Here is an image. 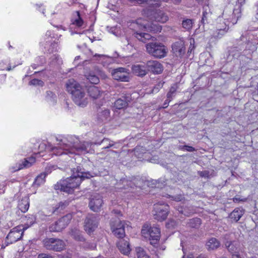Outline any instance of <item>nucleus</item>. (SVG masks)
Here are the masks:
<instances>
[{"label":"nucleus","instance_id":"1","mask_svg":"<svg viewBox=\"0 0 258 258\" xmlns=\"http://www.w3.org/2000/svg\"><path fill=\"white\" fill-rule=\"evenodd\" d=\"M72 172V175L70 177L61 180L55 186H58L61 191L71 193L79 187L82 180L92 176L90 173L83 171L80 167L74 168Z\"/></svg>","mask_w":258,"mask_h":258},{"label":"nucleus","instance_id":"2","mask_svg":"<svg viewBox=\"0 0 258 258\" xmlns=\"http://www.w3.org/2000/svg\"><path fill=\"white\" fill-rule=\"evenodd\" d=\"M67 91L72 94V98L74 103L80 107H86L89 99L85 89L73 79L69 80L66 83Z\"/></svg>","mask_w":258,"mask_h":258},{"label":"nucleus","instance_id":"3","mask_svg":"<svg viewBox=\"0 0 258 258\" xmlns=\"http://www.w3.org/2000/svg\"><path fill=\"white\" fill-rule=\"evenodd\" d=\"M133 26L137 29L134 33L135 37L143 42L150 39L151 36L148 33L140 32V30L158 32H160L162 29L161 26L152 23L151 25H149L147 21L144 20L141 18L138 19L136 22L133 23Z\"/></svg>","mask_w":258,"mask_h":258},{"label":"nucleus","instance_id":"4","mask_svg":"<svg viewBox=\"0 0 258 258\" xmlns=\"http://www.w3.org/2000/svg\"><path fill=\"white\" fill-rule=\"evenodd\" d=\"M93 144L89 142H84L77 148H70L68 145L63 144L52 148V152L55 155H61L63 154H86L93 153L94 152L92 148Z\"/></svg>","mask_w":258,"mask_h":258},{"label":"nucleus","instance_id":"5","mask_svg":"<svg viewBox=\"0 0 258 258\" xmlns=\"http://www.w3.org/2000/svg\"><path fill=\"white\" fill-rule=\"evenodd\" d=\"M142 235L150 241V243L155 246L160 238V230L157 226L151 227L149 224H144L141 230Z\"/></svg>","mask_w":258,"mask_h":258},{"label":"nucleus","instance_id":"6","mask_svg":"<svg viewBox=\"0 0 258 258\" xmlns=\"http://www.w3.org/2000/svg\"><path fill=\"white\" fill-rule=\"evenodd\" d=\"M147 52L156 58H163L166 55L167 48L162 44L158 42L148 43L146 45Z\"/></svg>","mask_w":258,"mask_h":258},{"label":"nucleus","instance_id":"7","mask_svg":"<svg viewBox=\"0 0 258 258\" xmlns=\"http://www.w3.org/2000/svg\"><path fill=\"white\" fill-rule=\"evenodd\" d=\"M33 223V222L31 221L30 225L27 227L19 225L13 228L6 237V242L7 243V245L16 242L20 240L23 235L24 231L26 230L28 227L32 225Z\"/></svg>","mask_w":258,"mask_h":258},{"label":"nucleus","instance_id":"8","mask_svg":"<svg viewBox=\"0 0 258 258\" xmlns=\"http://www.w3.org/2000/svg\"><path fill=\"white\" fill-rule=\"evenodd\" d=\"M169 211V206L167 204L157 203L154 205L153 215L155 219L158 221L165 220Z\"/></svg>","mask_w":258,"mask_h":258},{"label":"nucleus","instance_id":"9","mask_svg":"<svg viewBox=\"0 0 258 258\" xmlns=\"http://www.w3.org/2000/svg\"><path fill=\"white\" fill-rule=\"evenodd\" d=\"M113 78L117 81L128 82L130 80L128 70L124 68H118L110 71Z\"/></svg>","mask_w":258,"mask_h":258},{"label":"nucleus","instance_id":"10","mask_svg":"<svg viewBox=\"0 0 258 258\" xmlns=\"http://www.w3.org/2000/svg\"><path fill=\"white\" fill-rule=\"evenodd\" d=\"M72 218V216L71 214H68L62 217L58 221L50 226V231L51 232H59L61 231L68 225Z\"/></svg>","mask_w":258,"mask_h":258},{"label":"nucleus","instance_id":"11","mask_svg":"<svg viewBox=\"0 0 258 258\" xmlns=\"http://www.w3.org/2000/svg\"><path fill=\"white\" fill-rule=\"evenodd\" d=\"M145 15H147L150 20H155L161 23H165L168 20V17L163 11L158 10L155 11H148L144 12Z\"/></svg>","mask_w":258,"mask_h":258},{"label":"nucleus","instance_id":"12","mask_svg":"<svg viewBox=\"0 0 258 258\" xmlns=\"http://www.w3.org/2000/svg\"><path fill=\"white\" fill-rule=\"evenodd\" d=\"M125 222L124 221H117L115 224H111V229L116 236L118 238H122L125 235L124 231Z\"/></svg>","mask_w":258,"mask_h":258},{"label":"nucleus","instance_id":"13","mask_svg":"<svg viewBox=\"0 0 258 258\" xmlns=\"http://www.w3.org/2000/svg\"><path fill=\"white\" fill-rule=\"evenodd\" d=\"M98 220L94 215L88 216L85 222V230L88 233H91L97 227Z\"/></svg>","mask_w":258,"mask_h":258},{"label":"nucleus","instance_id":"14","mask_svg":"<svg viewBox=\"0 0 258 258\" xmlns=\"http://www.w3.org/2000/svg\"><path fill=\"white\" fill-rule=\"evenodd\" d=\"M103 204L101 197L98 194L92 196L89 203L90 208L94 212L98 211Z\"/></svg>","mask_w":258,"mask_h":258},{"label":"nucleus","instance_id":"15","mask_svg":"<svg viewBox=\"0 0 258 258\" xmlns=\"http://www.w3.org/2000/svg\"><path fill=\"white\" fill-rule=\"evenodd\" d=\"M147 71L154 74H160L163 71L162 65L158 61L150 60L147 62Z\"/></svg>","mask_w":258,"mask_h":258},{"label":"nucleus","instance_id":"16","mask_svg":"<svg viewBox=\"0 0 258 258\" xmlns=\"http://www.w3.org/2000/svg\"><path fill=\"white\" fill-rule=\"evenodd\" d=\"M117 247L123 254L128 255L131 250L129 242L124 239H120L117 242Z\"/></svg>","mask_w":258,"mask_h":258},{"label":"nucleus","instance_id":"17","mask_svg":"<svg viewBox=\"0 0 258 258\" xmlns=\"http://www.w3.org/2000/svg\"><path fill=\"white\" fill-rule=\"evenodd\" d=\"M132 72L137 76H145L147 72V64H137L132 66Z\"/></svg>","mask_w":258,"mask_h":258},{"label":"nucleus","instance_id":"18","mask_svg":"<svg viewBox=\"0 0 258 258\" xmlns=\"http://www.w3.org/2000/svg\"><path fill=\"white\" fill-rule=\"evenodd\" d=\"M35 162V158L31 157L27 159H25L22 163H20L16 168L12 169V171H16L21 170L24 168H28L30 167L33 163Z\"/></svg>","mask_w":258,"mask_h":258},{"label":"nucleus","instance_id":"19","mask_svg":"<svg viewBox=\"0 0 258 258\" xmlns=\"http://www.w3.org/2000/svg\"><path fill=\"white\" fill-rule=\"evenodd\" d=\"M172 50L176 55H181L184 53L185 47L182 41H179L175 42L172 45Z\"/></svg>","mask_w":258,"mask_h":258},{"label":"nucleus","instance_id":"20","mask_svg":"<svg viewBox=\"0 0 258 258\" xmlns=\"http://www.w3.org/2000/svg\"><path fill=\"white\" fill-rule=\"evenodd\" d=\"M220 26H217V32L213 34L214 37L218 38L223 35L226 32L227 26L225 23L221 19H219Z\"/></svg>","mask_w":258,"mask_h":258},{"label":"nucleus","instance_id":"21","mask_svg":"<svg viewBox=\"0 0 258 258\" xmlns=\"http://www.w3.org/2000/svg\"><path fill=\"white\" fill-rule=\"evenodd\" d=\"M226 246L227 247L228 251L233 254L238 253L240 251V245L238 242H227L225 244Z\"/></svg>","mask_w":258,"mask_h":258},{"label":"nucleus","instance_id":"22","mask_svg":"<svg viewBox=\"0 0 258 258\" xmlns=\"http://www.w3.org/2000/svg\"><path fill=\"white\" fill-rule=\"evenodd\" d=\"M88 92L90 96L93 99L99 98L102 93L99 88L94 86L90 87L88 88Z\"/></svg>","mask_w":258,"mask_h":258},{"label":"nucleus","instance_id":"23","mask_svg":"<svg viewBox=\"0 0 258 258\" xmlns=\"http://www.w3.org/2000/svg\"><path fill=\"white\" fill-rule=\"evenodd\" d=\"M244 211L241 208H236L230 214V217L235 222H237L243 215Z\"/></svg>","mask_w":258,"mask_h":258},{"label":"nucleus","instance_id":"24","mask_svg":"<svg viewBox=\"0 0 258 258\" xmlns=\"http://www.w3.org/2000/svg\"><path fill=\"white\" fill-rule=\"evenodd\" d=\"M29 207V199L27 197L23 198L18 204L19 209L23 213L27 212Z\"/></svg>","mask_w":258,"mask_h":258},{"label":"nucleus","instance_id":"25","mask_svg":"<svg viewBox=\"0 0 258 258\" xmlns=\"http://www.w3.org/2000/svg\"><path fill=\"white\" fill-rule=\"evenodd\" d=\"M51 35V32L50 31H47L46 33V36H48V40L46 42L51 43L50 45V48L48 49V51L49 53H53L56 52L57 51V45L56 43H52L51 42L52 41V38L50 37Z\"/></svg>","mask_w":258,"mask_h":258},{"label":"nucleus","instance_id":"26","mask_svg":"<svg viewBox=\"0 0 258 258\" xmlns=\"http://www.w3.org/2000/svg\"><path fill=\"white\" fill-rule=\"evenodd\" d=\"M220 246V242L215 238H212L207 243L209 249H215Z\"/></svg>","mask_w":258,"mask_h":258},{"label":"nucleus","instance_id":"27","mask_svg":"<svg viewBox=\"0 0 258 258\" xmlns=\"http://www.w3.org/2000/svg\"><path fill=\"white\" fill-rule=\"evenodd\" d=\"M85 77L92 84H97L99 82V79L93 72L86 73Z\"/></svg>","mask_w":258,"mask_h":258},{"label":"nucleus","instance_id":"28","mask_svg":"<svg viewBox=\"0 0 258 258\" xmlns=\"http://www.w3.org/2000/svg\"><path fill=\"white\" fill-rule=\"evenodd\" d=\"M64 245V243L63 241L60 239H55L54 243H53L51 250L60 251L63 249Z\"/></svg>","mask_w":258,"mask_h":258},{"label":"nucleus","instance_id":"29","mask_svg":"<svg viewBox=\"0 0 258 258\" xmlns=\"http://www.w3.org/2000/svg\"><path fill=\"white\" fill-rule=\"evenodd\" d=\"M128 104L126 100L122 99H118L114 102V107L117 109H121L125 108Z\"/></svg>","mask_w":258,"mask_h":258},{"label":"nucleus","instance_id":"30","mask_svg":"<svg viewBox=\"0 0 258 258\" xmlns=\"http://www.w3.org/2000/svg\"><path fill=\"white\" fill-rule=\"evenodd\" d=\"M46 100L50 104H54L56 102V96L51 91L47 92Z\"/></svg>","mask_w":258,"mask_h":258},{"label":"nucleus","instance_id":"31","mask_svg":"<svg viewBox=\"0 0 258 258\" xmlns=\"http://www.w3.org/2000/svg\"><path fill=\"white\" fill-rule=\"evenodd\" d=\"M46 177V174L41 173L39 175H38L35 179L34 184L40 185V184L43 183L45 182V178Z\"/></svg>","mask_w":258,"mask_h":258},{"label":"nucleus","instance_id":"32","mask_svg":"<svg viewBox=\"0 0 258 258\" xmlns=\"http://www.w3.org/2000/svg\"><path fill=\"white\" fill-rule=\"evenodd\" d=\"M55 239L54 238H48L46 239L43 241L44 245L45 247L47 249H51L53 243H54Z\"/></svg>","mask_w":258,"mask_h":258},{"label":"nucleus","instance_id":"33","mask_svg":"<svg viewBox=\"0 0 258 258\" xmlns=\"http://www.w3.org/2000/svg\"><path fill=\"white\" fill-rule=\"evenodd\" d=\"M136 250L138 258H150L142 248L137 247Z\"/></svg>","mask_w":258,"mask_h":258},{"label":"nucleus","instance_id":"34","mask_svg":"<svg viewBox=\"0 0 258 258\" xmlns=\"http://www.w3.org/2000/svg\"><path fill=\"white\" fill-rule=\"evenodd\" d=\"M192 21L190 19L183 20L182 23L183 28L187 30H189L192 28Z\"/></svg>","mask_w":258,"mask_h":258},{"label":"nucleus","instance_id":"35","mask_svg":"<svg viewBox=\"0 0 258 258\" xmlns=\"http://www.w3.org/2000/svg\"><path fill=\"white\" fill-rule=\"evenodd\" d=\"M110 115V111L108 109H105L102 111L100 115V118L102 120L107 119Z\"/></svg>","mask_w":258,"mask_h":258},{"label":"nucleus","instance_id":"36","mask_svg":"<svg viewBox=\"0 0 258 258\" xmlns=\"http://www.w3.org/2000/svg\"><path fill=\"white\" fill-rule=\"evenodd\" d=\"M29 84L31 85H34V86H42L43 85V82L38 79H33L30 82Z\"/></svg>","mask_w":258,"mask_h":258},{"label":"nucleus","instance_id":"37","mask_svg":"<svg viewBox=\"0 0 258 258\" xmlns=\"http://www.w3.org/2000/svg\"><path fill=\"white\" fill-rule=\"evenodd\" d=\"M74 232L75 233H74L73 231L72 232L71 234L72 236L77 240H82L83 238L81 236L79 231L76 230Z\"/></svg>","mask_w":258,"mask_h":258},{"label":"nucleus","instance_id":"38","mask_svg":"<svg viewBox=\"0 0 258 258\" xmlns=\"http://www.w3.org/2000/svg\"><path fill=\"white\" fill-rule=\"evenodd\" d=\"M78 18L75 21V22H74V24L78 27H81L83 25V21L82 20V19L80 18V16H79V13L78 12Z\"/></svg>","mask_w":258,"mask_h":258},{"label":"nucleus","instance_id":"39","mask_svg":"<svg viewBox=\"0 0 258 258\" xmlns=\"http://www.w3.org/2000/svg\"><path fill=\"white\" fill-rule=\"evenodd\" d=\"M176 91V87L175 86H172L170 88L169 91L168 92V93L167 94V100H168L169 98H171V93H175Z\"/></svg>","mask_w":258,"mask_h":258},{"label":"nucleus","instance_id":"40","mask_svg":"<svg viewBox=\"0 0 258 258\" xmlns=\"http://www.w3.org/2000/svg\"><path fill=\"white\" fill-rule=\"evenodd\" d=\"M98 56L102 58L103 59H106L109 62H111V61H112L113 60V58H112L111 57H108L104 55H99Z\"/></svg>","mask_w":258,"mask_h":258},{"label":"nucleus","instance_id":"41","mask_svg":"<svg viewBox=\"0 0 258 258\" xmlns=\"http://www.w3.org/2000/svg\"><path fill=\"white\" fill-rule=\"evenodd\" d=\"M183 148L186 151H188V152H193L195 150V149L192 147L188 146H184L183 147Z\"/></svg>","mask_w":258,"mask_h":258},{"label":"nucleus","instance_id":"42","mask_svg":"<svg viewBox=\"0 0 258 258\" xmlns=\"http://www.w3.org/2000/svg\"><path fill=\"white\" fill-rule=\"evenodd\" d=\"M38 258H53L51 256L45 254V253H41L39 254Z\"/></svg>","mask_w":258,"mask_h":258},{"label":"nucleus","instance_id":"43","mask_svg":"<svg viewBox=\"0 0 258 258\" xmlns=\"http://www.w3.org/2000/svg\"><path fill=\"white\" fill-rule=\"evenodd\" d=\"M171 198H172V199L173 200H174V201H177V202L181 201L182 200V199H183L182 197L181 196H178L175 197L174 198L173 197H171Z\"/></svg>","mask_w":258,"mask_h":258},{"label":"nucleus","instance_id":"44","mask_svg":"<svg viewBox=\"0 0 258 258\" xmlns=\"http://www.w3.org/2000/svg\"><path fill=\"white\" fill-rule=\"evenodd\" d=\"M246 198H244V199H239V198H234V199H233V201H234V202H239V201L245 202V201H246Z\"/></svg>","mask_w":258,"mask_h":258},{"label":"nucleus","instance_id":"45","mask_svg":"<svg viewBox=\"0 0 258 258\" xmlns=\"http://www.w3.org/2000/svg\"><path fill=\"white\" fill-rule=\"evenodd\" d=\"M171 101L170 99L169 98L168 100H167V99L165 100L164 103V106L163 107V108H166L168 106V103L169 102Z\"/></svg>","mask_w":258,"mask_h":258},{"label":"nucleus","instance_id":"46","mask_svg":"<svg viewBox=\"0 0 258 258\" xmlns=\"http://www.w3.org/2000/svg\"><path fill=\"white\" fill-rule=\"evenodd\" d=\"M192 220V221H195V222H196V223H197L198 225H200V224H201V221H200V220L199 219H198V218H197V219H193V220Z\"/></svg>","mask_w":258,"mask_h":258},{"label":"nucleus","instance_id":"47","mask_svg":"<svg viewBox=\"0 0 258 258\" xmlns=\"http://www.w3.org/2000/svg\"><path fill=\"white\" fill-rule=\"evenodd\" d=\"M232 258H241L238 253L233 254Z\"/></svg>","mask_w":258,"mask_h":258},{"label":"nucleus","instance_id":"48","mask_svg":"<svg viewBox=\"0 0 258 258\" xmlns=\"http://www.w3.org/2000/svg\"><path fill=\"white\" fill-rule=\"evenodd\" d=\"M80 58V56H76L75 58V61H77L78 60H79Z\"/></svg>","mask_w":258,"mask_h":258},{"label":"nucleus","instance_id":"49","mask_svg":"<svg viewBox=\"0 0 258 258\" xmlns=\"http://www.w3.org/2000/svg\"><path fill=\"white\" fill-rule=\"evenodd\" d=\"M174 94H175V93H171V98H170L171 100L172 98V96H173L174 95Z\"/></svg>","mask_w":258,"mask_h":258},{"label":"nucleus","instance_id":"50","mask_svg":"<svg viewBox=\"0 0 258 258\" xmlns=\"http://www.w3.org/2000/svg\"><path fill=\"white\" fill-rule=\"evenodd\" d=\"M53 56L56 59L58 57V55L56 54H54Z\"/></svg>","mask_w":258,"mask_h":258},{"label":"nucleus","instance_id":"51","mask_svg":"<svg viewBox=\"0 0 258 258\" xmlns=\"http://www.w3.org/2000/svg\"><path fill=\"white\" fill-rule=\"evenodd\" d=\"M112 146V144H109V146H107V147H105V148H109V147H111V146Z\"/></svg>","mask_w":258,"mask_h":258},{"label":"nucleus","instance_id":"52","mask_svg":"<svg viewBox=\"0 0 258 258\" xmlns=\"http://www.w3.org/2000/svg\"><path fill=\"white\" fill-rule=\"evenodd\" d=\"M197 258H205V257H204V256H203L200 255V256H199L197 257Z\"/></svg>","mask_w":258,"mask_h":258},{"label":"nucleus","instance_id":"53","mask_svg":"<svg viewBox=\"0 0 258 258\" xmlns=\"http://www.w3.org/2000/svg\"><path fill=\"white\" fill-rule=\"evenodd\" d=\"M205 18V16L204 15V16H203V19H202L203 21H204Z\"/></svg>","mask_w":258,"mask_h":258},{"label":"nucleus","instance_id":"54","mask_svg":"<svg viewBox=\"0 0 258 258\" xmlns=\"http://www.w3.org/2000/svg\"><path fill=\"white\" fill-rule=\"evenodd\" d=\"M156 5H157V7H159V5L158 4H156Z\"/></svg>","mask_w":258,"mask_h":258},{"label":"nucleus","instance_id":"55","mask_svg":"<svg viewBox=\"0 0 258 258\" xmlns=\"http://www.w3.org/2000/svg\"><path fill=\"white\" fill-rule=\"evenodd\" d=\"M123 181L125 182H127L126 180H124Z\"/></svg>","mask_w":258,"mask_h":258}]
</instances>
